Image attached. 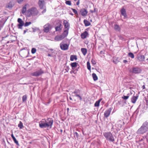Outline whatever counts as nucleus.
Returning <instances> with one entry per match:
<instances>
[{
  "label": "nucleus",
  "instance_id": "nucleus-8",
  "mask_svg": "<svg viewBox=\"0 0 148 148\" xmlns=\"http://www.w3.org/2000/svg\"><path fill=\"white\" fill-rule=\"evenodd\" d=\"M69 46V44L64 43L63 42H61L60 44V48L62 50H68Z\"/></svg>",
  "mask_w": 148,
  "mask_h": 148
},
{
  "label": "nucleus",
  "instance_id": "nucleus-48",
  "mask_svg": "<svg viewBox=\"0 0 148 148\" xmlns=\"http://www.w3.org/2000/svg\"><path fill=\"white\" fill-rule=\"evenodd\" d=\"M95 9H96V8H94V10H90V12L91 13H93L94 12H95Z\"/></svg>",
  "mask_w": 148,
  "mask_h": 148
},
{
  "label": "nucleus",
  "instance_id": "nucleus-29",
  "mask_svg": "<svg viewBox=\"0 0 148 148\" xmlns=\"http://www.w3.org/2000/svg\"><path fill=\"white\" fill-rule=\"evenodd\" d=\"M80 93V90L79 89H75L73 93L75 94V95H77L79 94Z\"/></svg>",
  "mask_w": 148,
  "mask_h": 148
},
{
  "label": "nucleus",
  "instance_id": "nucleus-61",
  "mask_svg": "<svg viewBox=\"0 0 148 148\" xmlns=\"http://www.w3.org/2000/svg\"><path fill=\"white\" fill-rule=\"evenodd\" d=\"M67 110L68 111H69V108H67Z\"/></svg>",
  "mask_w": 148,
  "mask_h": 148
},
{
  "label": "nucleus",
  "instance_id": "nucleus-64",
  "mask_svg": "<svg viewBox=\"0 0 148 148\" xmlns=\"http://www.w3.org/2000/svg\"><path fill=\"white\" fill-rule=\"evenodd\" d=\"M147 142H148V138H147Z\"/></svg>",
  "mask_w": 148,
  "mask_h": 148
},
{
  "label": "nucleus",
  "instance_id": "nucleus-10",
  "mask_svg": "<svg viewBox=\"0 0 148 148\" xmlns=\"http://www.w3.org/2000/svg\"><path fill=\"white\" fill-rule=\"evenodd\" d=\"M112 109V108H110L105 111L104 114L105 117L107 118L109 116Z\"/></svg>",
  "mask_w": 148,
  "mask_h": 148
},
{
  "label": "nucleus",
  "instance_id": "nucleus-38",
  "mask_svg": "<svg viewBox=\"0 0 148 148\" xmlns=\"http://www.w3.org/2000/svg\"><path fill=\"white\" fill-rule=\"evenodd\" d=\"M65 3L66 4L71 5V2L70 1H66Z\"/></svg>",
  "mask_w": 148,
  "mask_h": 148
},
{
  "label": "nucleus",
  "instance_id": "nucleus-31",
  "mask_svg": "<svg viewBox=\"0 0 148 148\" xmlns=\"http://www.w3.org/2000/svg\"><path fill=\"white\" fill-rule=\"evenodd\" d=\"M128 56L131 58H134V56L133 53L131 52H130L128 53Z\"/></svg>",
  "mask_w": 148,
  "mask_h": 148
},
{
  "label": "nucleus",
  "instance_id": "nucleus-37",
  "mask_svg": "<svg viewBox=\"0 0 148 148\" xmlns=\"http://www.w3.org/2000/svg\"><path fill=\"white\" fill-rule=\"evenodd\" d=\"M23 126L22 122L20 121L19 122V127L20 129H22L23 127Z\"/></svg>",
  "mask_w": 148,
  "mask_h": 148
},
{
  "label": "nucleus",
  "instance_id": "nucleus-7",
  "mask_svg": "<svg viewBox=\"0 0 148 148\" xmlns=\"http://www.w3.org/2000/svg\"><path fill=\"white\" fill-rule=\"evenodd\" d=\"M63 24L65 30L64 31L66 32V33L68 34L69 30L70 28V25L69 23L66 20H64L63 22Z\"/></svg>",
  "mask_w": 148,
  "mask_h": 148
},
{
  "label": "nucleus",
  "instance_id": "nucleus-17",
  "mask_svg": "<svg viewBox=\"0 0 148 148\" xmlns=\"http://www.w3.org/2000/svg\"><path fill=\"white\" fill-rule=\"evenodd\" d=\"M122 122L121 121H119L116 124V126L119 130H120L122 127Z\"/></svg>",
  "mask_w": 148,
  "mask_h": 148
},
{
  "label": "nucleus",
  "instance_id": "nucleus-18",
  "mask_svg": "<svg viewBox=\"0 0 148 148\" xmlns=\"http://www.w3.org/2000/svg\"><path fill=\"white\" fill-rule=\"evenodd\" d=\"M88 32L86 31L82 33L81 35V38L82 39H85L86 38L87 36L88 35Z\"/></svg>",
  "mask_w": 148,
  "mask_h": 148
},
{
  "label": "nucleus",
  "instance_id": "nucleus-40",
  "mask_svg": "<svg viewBox=\"0 0 148 148\" xmlns=\"http://www.w3.org/2000/svg\"><path fill=\"white\" fill-rule=\"evenodd\" d=\"M129 97V96L128 95H127V96L123 95L122 97V98L126 100V99H127Z\"/></svg>",
  "mask_w": 148,
  "mask_h": 148
},
{
  "label": "nucleus",
  "instance_id": "nucleus-44",
  "mask_svg": "<svg viewBox=\"0 0 148 148\" xmlns=\"http://www.w3.org/2000/svg\"><path fill=\"white\" fill-rule=\"evenodd\" d=\"M91 62L92 64L94 65L95 64H96V62L93 59L92 60Z\"/></svg>",
  "mask_w": 148,
  "mask_h": 148
},
{
  "label": "nucleus",
  "instance_id": "nucleus-16",
  "mask_svg": "<svg viewBox=\"0 0 148 148\" xmlns=\"http://www.w3.org/2000/svg\"><path fill=\"white\" fill-rule=\"evenodd\" d=\"M50 24H47L44 25V31L46 33H47L49 32V29Z\"/></svg>",
  "mask_w": 148,
  "mask_h": 148
},
{
  "label": "nucleus",
  "instance_id": "nucleus-58",
  "mask_svg": "<svg viewBox=\"0 0 148 148\" xmlns=\"http://www.w3.org/2000/svg\"><path fill=\"white\" fill-rule=\"evenodd\" d=\"M139 136H136V138L137 139L138 138V137H139Z\"/></svg>",
  "mask_w": 148,
  "mask_h": 148
},
{
  "label": "nucleus",
  "instance_id": "nucleus-27",
  "mask_svg": "<svg viewBox=\"0 0 148 148\" xmlns=\"http://www.w3.org/2000/svg\"><path fill=\"white\" fill-rule=\"evenodd\" d=\"M114 29L115 30L119 31H120L121 29V28L119 27V26L116 24H115L114 25Z\"/></svg>",
  "mask_w": 148,
  "mask_h": 148
},
{
  "label": "nucleus",
  "instance_id": "nucleus-55",
  "mask_svg": "<svg viewBox=\"0 0 148 148\" xmlns=\"http://www.w3.org/2000/svg\"><path fill=\"white\" fill-rule=\"evenodd\" d=\"M145 87L144 85H143L142 87V88H143V89H145Z\"/></svg>",
  "mask_w": 148,
  "mask_h": 148
},
{
  "label": "nucleus",
  "instance_id": "nucleus-36",
  "mask_svg": "<svg viewBox=\"0 0 148 148\" xmlns=\"http://www.w3.org/2000/svg\"><path fill=\"white\" fill-rule=\"evenodd\" d=\"M36 48H33L32 49L31 52L32 54H34L36 51Z\"/></svg>",
  "mask_w": 148,
  "mask_h": 148
},
{
  "label": "nucleus",
  "instance_id": "nucleus-13",
  "mask_svg": "<svg viewBox=\"0 0 148 148\" xmlns=\"http://www.w3.org/2000/svg\"><path fill=\"white\" fill-rule=\"evenodd\" d=\"M121 14L124 16V18H127V16L125 9L123 8L120 10Z\"/></svg>",
  "mask_w": 148,
  "mask_h": 148
},
{
  "label": "nucleus",
  "instance_id": "nucleus-42",
  "mask_svg": "<svg viewBox=\"0 0 148 148\" xmlns=\"http://www.w3.org/2000/svg\"><path fill=\"white\" fill-rule=\"evenodd\" d=\"M73 12L75 14H78V12L77 10L74 9H73V8H71Z\"/></svg>",
  "mask_w": 148,
  "mask_h": 148
},
{
  "label": "nucleus",
  "instance_id": "nucleus-52",
  "mask_svg": "<svg viewBox=\"0 0 148 148\" xmlns=\"http://www.w3.org/2000/svg\"><path fill=\"white\" fill-rule=\"evenodd\" d=\"M127 62V61L126 60H123V62L124 63H125Z\"/></svg>",
  "mask_w": 148,
  "mask_h": 148
},
{
  "label": "nucleus",
  "instance_id": "nucleus-45",
  "mask_svg": "<svg viewBox=\"0 0 148 148\" xmlns=\"http://www.w3.org/2000/svg\"><path fill=\"white\" fill-rule=\"evenodd\" d=\"M139 111V109L138 108H137V109L134 112L135 113H136V114H138Z\"/></svg>",
  "mask_w": 148,
  "mask_h": 148
},
{
  "label": "nucleus",
  "instance_id": "nucleus-2",
  "mask_svg": "<svg viewBox=\"0 0 148 148\" xmlns=\"http://www.w3.org/2000/svg\"><path fill=\"white\" fill-rule=\"evenodd\" d=\"M148 131V122L144 123L136 132L138 134H143Z\"/></svg>",
  "mask_w": 148,
  "mask_h": 148
},
{
  "label": "nucleus",
  "instance_id": "nucleus-30",
  "mask_svg": "<svg viewBox=\"0 0 148 148\" xmlns=\"http://www.w3.org/2000/svg\"><path fill=\"white\" fill-rule=\"evenodd\" d=\"M26 10V5H25L23 8L22 12L23 14H24Z\"/></svg>",
  "mask_w": 148,
  "mask_h": 148
},
{
  "label": "nucleus",
  "instance_id": "nucleus-24",
  "mask_svg": "<svg viewBox=\"0 0 148 148\" xmlns=\"http://www.w3.org/2000/svg\"><path fill=\"white\" fill-rule=\"evenodd\" d=\"M84 23L86 26H88L90 25L91 24L86 19H84Z\"/></svg>",
  "mask_w": 148,
  "mask_h": 148
},
{
  "label": "nucleus",
  "instance_id": "nucleus-39",
  "mask_svg": "<svg viewBox=\"0 0 148 148\" xmlns=\"http://www.w3.org/2000/svg\"><path fill=\"white\" fill-rule=\"evenodd\" d=\"M31 24V22H26L24 24V26L25 27Z\"/></svg>",
  "mask_w": 148,
  "mask_h": 148
},
{
  "label": "nucleus",
  "instance_id": "nucleus-19",
  "mask_svg": "<svg viewBox=\"0 0 148 148\" xmlns=\"http://www.w3.org/2000/svg\"><path fill=\"white\" fill-rule=\"evenodd\" d=\"M137 58L139 62H143L145 60V57L143 55H140L137 57Z\"/></svg>",
  "mask_w": 148,
  "mask_h": 148
},
{
  "label": "nucleus",
  "instance_id": "nucleus-32",
  "mask_svg": "<svg viewBox=\"0 0 148 148\" xmlns=\"http://www.w3.org/2000/svg\"><path fill=\"white\" fill-rule=\"evenodd\" d=\"M27 99V97L26 95H23L22 97V101L23 102L26 101Z\"/></svg>",
  "mask_w": 148,
  "mask_h": 148
},
{
  "label": "nucleus",
  "instance_id": "nucleus-4",
  "mask_svg": "<svg viewBox=\"0 0 148 148\" xmlns=\"http://www.w3.org/2000/svg\"><path fill=\"white\" fill-rule=\"evenodd\" d=\"M68 34L66 33V32L64 31L61 35L56 36L55 38V40L56 41L61 40L64 39L68 35Z\"/></svg>",
  "mask_w": 148,
  "mask_h": 148
},
{
  "label": "nucleus",
  "instance_id": "nucleus-6",
  "mask_svg": "<svg viewBox=\"0 0 148 148\" xmlns=\"http://www.w3.org/2000/svg\"><path fill=\"white\" fill-rule=\"evenodd\" d=\"M44 73V71L42 69L36 71L32 73V75L33 76L38 77Z\"/></svg>",
  "mask_w": 148,
  "mask_h": 148
},
{
  "label": "nucleus",
  "instance_id": "nucleus-49",
  "mask_svg": "<svg viewBox=\"0 0 148 148\" xmlns=\"http://www.w3.org/2000/svg\"><path fill=\"white\" fill-rule=\"evenodd\" d=\"M70 72L71 73H73L74 74H75L76 73L75 70L71 71H70Z\"/></svg>",
  "mask_w": 148,
  "mask_h": 148
},
{
  "label": "nucleus",
  "instance_id": "nucleus-23",
  "mask_svg": "<svg viewBox=\"0 0 148 148\" xmlns=\"http://www.w3.org/2000/svg\"><path fill=\"white\" fill-rule=\"evenodd\" d=\"M24 25V22L22 20L19 18V29L21 28V27Z\"/></svg>",
  "mask_w": 148,
  "mask_h": 148
},
{
  "label": "nucleus",
  "instance_id": "nucleus-47",
  "mask_svg": "<svg viewBox=\"0 0 148 148\" xmlns=\"http://www.w3.org/2000/svg\"><path fill=\"white\" fill-rule=\"evenodd\" d=\"M46 9L44 8V10L42 12V14H43L46 12Z\"/></svg>",
  "mask_w": 148,
  "mask_h": 148
},
{
  "label": "nucleus",
  "instance_id": "nucleus-57",
  "mask_svg": "<svg viewBox=\"0 0 148 148\" xmlns=\"http://www.w3.org/2000/svg\"><path fill=\"white\" fill-rule=\"evenodd\" d=\"M23 0H19V3H20V2H22Z\"/></svg>",
  "mask_w": 148,
  "mask_h": 148
},
{
  "label": "nucleus",
  "instance_id": "nucleus-35",
  "mask_svg": "<svg viewBox=\"0 0 148 148\" xmlns=\"http://www.w3.org/2000/svg\"><path fill=\"white\" fill-rule=\"evenodd\" d=\"M12 137L14 141V142L16 143V144L18 145V141L16 140L15 137L13 135H12Z\"/></svg>",
  "mask_w": 148,
  "mask_h": 148
},
{
  "label": "nucleus",
  "instance_id": "nucleus-12",
  "mask_svg": "<svg viewBox=\"0 0 148 148\" xmlns=\"http://www.w3.org/2000/svg\"><path fill=\"white\" fill-rule=\"evenodd\" d=\"M62 28V26L61 24L60 23H58L56 24L55 28L56 31H60L61 30Z\"/></svg>",
  "mask_w": 148,
  "mask_h": 148
},
{
  "label": "nucleus",
  "instance_id": "nucleus-21",
  "mask_svg": "<svg viewBox=\"0 0 148 148\" xmlns=\"http://www.w3.org/2000/svg\"><path fill=\"white\" fill-rule=\"evenodd\" d=\"M138 97V96L132 97L131 99V101L133 103H135Z\"/></svg>",
  "mask_w": 148,
  "mask_h": 148
},
{
  "label": "nucleus",
  "instance_id": "nucleus-53",
  "mask_svg": "<svg viewBox=\"0 0 148 148\" xmlns=\"http://www.w3.org/2000/svg\"><path fill=\"white\" fill-rule=\"evenodd\" d=\"M100 54H103V52L102 51H100Z\"/></svg>",
  "mask_w": 148,
  "mask_h": 148
},
{
  "label": "nucleus",
  "instance_id": "nucleus-11",
  "mask_svg": "<svg viewBox=\"0 0 148 148\" xmlns=\"http://www.w3.org/2000/svg\"><path fill=\"white\" fill-rule=\"evenodd\" d=\"M80 12L82 16H87L88 12L85 9L82 8L80 10Z\"/></svg>",
  "mask_w": 148,
  "mask_h": 148
},
{
  "label": "nucleus",
  "instance_id": "nucleus-41",
  "mask_svg": "<svg viewBox=\"0 0 148 148\" xmlns=\"http://www.w3.org/2000/svg\"><path fill=\"white\" fill-rule=\"evenodd\" d=\"M75 96L79 98V99L80 100H81L82 99V97H81L80 95L79 94L78 95H75Z\"/></svg>",
  "mask_w": 148,
  "mask_h": 148
},
{
  "label": "nucleus",
  "instance_id": "nucleus-56",
  "mask_svg": "<svg viewBox=\"0 0 148 148\" xmlns=\"http://www.w3.org/2000/svg\"><path fill=\"white\" fill-rule=\"evenodd\" d=\"M102 99H100L98 101H99V103H100V101H101Z\"/></svg>",
  "mask_w": 148,
  "mask_h": 148
},
{
  "label": "nucleus",
  "instance_id": "nucleus-25",
  "mask_svg": "<svg viewBox=\"0 0 148 148\" xmlns=\"http://www.w3.org/2000/svg\"><path fill=\"white\" fill-rule=\"evenodd\" d=\"M81 51L84 55L85 56L87 53V50L86 49L82 48L81 49Z\"/></svg>",
  "mask_w": 148,
  "mask_h": 148
},
{
  "label": "nucleus",
  "instance_id": "nucleus-60",
  "mask_svg": "<svg viewBox=\"0 0 148 148\" xmlns=\"http://www.w3.org/2000/svg\"><path fill=\"white\" fill-rule=\"evenodd\" d=\"M50 50H51V51H53V49H50Z\"/></svg>",
  "mask_w": 148,
  "mask_h": 148
},
{
  "label": "nucleus",
  "instance_id": "nucleus-59",
  "mask_svg": "<svg viewBox=\"0 0 148 148\" xmlns=\"http://www.w3.org/2000/svg\"><path fill=\"white\" fill-rule=\"evenodd\" d=\"M70 14L71 15H72V16H73V13H70Z\"/></svg>",
  "mask_w": 148,
  "mask_h": 148
},
{
  "label": "nucleus",
  "instance_id": "nucleus-43",
  "mask_svg": "<svg viewBox=\"0 0 148 148\" xmlns=\"http://www.w3.org/2000/svg\"><path fill=\"white\" fill-rule=\"evenodd\" d=\"M69 69V66H66L65 67V70L67 72H68Z\"/></svg>",
  "mask_w": 148,
  "mask_h": 148
},
{
  "label": "nucleus",
  "instance_id": "nucleus-34",
  "mask_svg": "<svg viewBox=\"0 0 148 148\" xmlns=\"http://www.w3.org/2000/svg\"><path fill=\"white\" fill-rule=\"evenodd\" d=\"M99 101H97L94 104V106L95 107H98L99 105Z\"/></svg>",
  "mask_w": 148,
  "mask_h": 148
},
{
  "label": "nucleus",
  "instance_id": "nucleus-5",
  "mask_svg": "<svg viewBox=\"0 0 148 148\" xmlns=\"http://www.w3.org/2000/svg\"><path fill=\"white\" fill-rule=\"evenodd\" d=\"M36 11V9L35 8H32L29 9L27 12V15L28 17H30L32 15H35Z\"/></svg>",
  "mask_w": 148,
  "mask_h": 148
},
{
  "label": "nucleus",
  "instance_id": "nucleus-3",
  "mask_svg": "<svg viewBox=\"0 0 148 148\" xmlns=\"http://www.w3.org/2000/svg\"><path fill=\"white\" fill-rule=\"evenodd\" d=\"M103 135L107 140L112 142L114 141V138L112 134L110 132H105L103 133Z\"/></svg>",
  "mask_w": 148,
  "mask_h": 148
},
{
  "label": "nucleus",
  "instance_id": "nucleus-20",
  "mask_svg": "<svg viewBox=\"0 0 148 148\" xmlns=\"http://www.w3.org/2000/svg\"><path fill=\"white\" fill-rule=\"evenodd\" d=\"M10 40L8 42H13L16 40V37L14 36H10Z\"/></svg>",
  "mask_w": 148,
  "mask_h": 148
},
{
  "label": "nucleus",
  "instance_id": "nucleus-63",
  "mask_svg": "<svg viewBox=\"0 0 148 148\" xmlns=\"http://www.w3.org/2000/svg\"><path fill=\"white\" fill-rule=\"evenodd\" d=\"M60 131H61V132H62V130H61Z\"/></svg>",
  "mask_w": 148,
  "mask_h": 148
},
{
  "label": "nucleus",
  "instance_id": "nucleus-50",
  "mask_svg": "<svg viewBox=\"0 0 148 148\" xmlns=\"http://www.w3.org/2000/svg\"><path fill=\"white\" fill-rule=\"evenodd\" d=\"M80 3V0H78V1L76 3V4L77 5H79Z\"/></svg>",
  "mask_w": 148,
  "mask_h": 148
},
{
  "label": "nucleus",
  "instance_id": "nucleus-15",
  "mask_svg": "<svg viewBox=\"0 0 148 148\" xmlns=\"http://www.w3.org/2000/svg\"><path fill=\"white\" fill-rule=\"evenodd\" d=\"M14 5V3L13 1H10L6 5V8L11 9L13 6Z\"/></svg>",
  "mask_w": 148,
  "mask_h": 148
},
{
  "label": "nucleus",
  "instance_id": "nucleus-26",
  "mask_svg": "<svg viewBox=\"0 0 148 148\" xmlns=\"http://www.w3.org/2000/svg\"><path fill=\"white\" fill-rule=\"evenodd\" d=\"M70 60L71 61H73L75 59L76 60L77 59V56L76 55H72L70 56Z\"/></svg>",
  "mask_w": 148,
  "mask_h": 148
},
{
  "label": "nucleus",
  "instance_id": "nucleus-22",
  "mask_svg": "<svg viewBox=\"0 0 148 148\" xmlns=\"http://www.w3.org/2000/svg\"><path fill=\"white\" fill-rule=\"evenodd\" d=\"M70 65L72 67V69L73 70L74 69L75 67H77L78 65L79 66L78 63H77L76 62L71 63Z\"/></svg>",
  "mask_w": 148,
  "mask_h": 148
},
{
  "label": "nucleus",
  "instance_id": "nucleus-14",
  "mask_svg": "<svg viewBox=\"0 0 148 148\" xmlns=\"http://www.w3.org/2000/svg\"><path fill=\"white\" fill-rule=\"evenodd\" d=\"M45 1L44 0H39L38 4L41 9H43L44 6Z\"/></svg>",
  "mask_w": 148,
  "mask_h": 148
},
{
  "label": "nucleus",
  "instance_id": "nucleus-54",
  "mask_svg": "<svg viewBox=\"0 0 148 148\" xmlns=\"http://www.w3.org/2000/svg\"><path fill=\"white\" fill-rule=\"evenodd\" d=\"M48 56H50V57H52V56L50 54H48Z\"/></svg>",
  "mask_w": 148,
  "mask_h": 148
},
{
  "label": "nucleus",
  "instance_id": "nucleus-51",
  "mask_svg": "<svg viewBox=\"0 0 148 148\" xmlns=\"http://www.w3.org/2000/svg\"><path fill=\"white\" fill-rule=\"evenodd\" d=\"M27 30H28L27 29L24 30V32H23V34H25L26 33V32L27 31Z\"/></svg>",
  "mask_w": 148,
  "mask_h": 148
},
{
  "label": "nucleus",
  "instance_id": "nucleus-62",
  "mask_svg": "<svg viewBox=\"0 0 148 148\" xmlns=\"http://www.w3.org/2000/svg\"><path fill=\"white\" fill-rule=\"evenodd\" d=\"M70 100H72V98H71V97H70Z\"/></svg>",
  "mask_w": 148,
  "mask_h": 148
},
{
  "label": "nucleus",
  "instance_id": "nucleus-28",
  "mask_svg": "<svg viewBox=\"0 0 148 148\" xmlns=\"http://www.w3.org/2000/svg\"><path fill=\"white\" fill-rule=\"evenodd\" d=\"M92 76L94 81H96L98 79V77L95 73H93Z\"/></svg>",
  "mask_w": 148,
  "mask_h": 148
},
{
  "label": "nucleus",
  "instance_id": "nucleus-9",
  "mask_svg": "<svg viewBox=\"0 0 148 148\" xmlns=\"http://www.w3.org/2000/svg\"><path fill=\"white\" fill-rule=\"evenodd\" d=\"M141 70L138 67H134L132 69V73L136 74H139L141 73Z\"/></svg>",
  "mask_w": 148,
  "mask_h": 148
},
{
  "label": "nucleus",
  "instance_id": "nucleus-46",
  "mask_svg": "<svg viewBox=\"0 0 148 148\" xmlns=\"http://www.w3.org/2000/svg\"><path fill=\"white\" fill-rule=\"evenodd\" d=\"M74 135L75 136H76L77 138H78L79 137V134L77 132H75L74 133Z\"/></svg>",
  "mask_w": 148,
  "mask_h": 148
},
{
  "label": "nucleus",
  "instance_id": "nucleus-1",
  "mask_svg": "<svg viewBox=\"0 0 148 148\" xmlns=\"http://www.w3.org/2000/svg\"><path fill=\"white\" fill-rule=\"evenodd\" d=\"M53 123V120L52 118H48L47 119H43L39 122V125L42 128H51Z\"/></svg>",
  "mask_w": 148,
  "mask_h": 148
},
{
  "label": "nucleus",
  "instance_id": "nucleus-33",
  "mask_svg": "<svg viewBox=\"0 0 148 148\" xmlns=\"http://www.w3.org/2000/svg\"><path fill=\"white\" fill-rule=\"evenodd\" d=\"M87 67L88 70L90 71L91 70V66L89 62H88L87 63Z\"/></svg>",
  "mask_w": 148,
  "mask_h": 148
}]
</instances>
